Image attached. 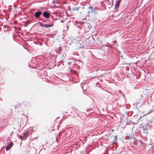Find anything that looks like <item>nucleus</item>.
Here are the masks:
<instances>
[{"mask_svg": "<svg viewBox=\"0 0 154 154\" xmlns=\"http://www.w3.org/2000/svg\"><path fill=\"white\" fill-rule=\"evenodd\" d=\"M39 24L41 26H43L46 28L50 27L53 26V24H43L40 22L39 23Z\"/></svg>", "mask_w": 154, "mask_h": 154, "instance_id": "nucleus-1", "label": "nucleus"}, {"mask_svg": "<svg viewBox=\"0 0 154 154\" xmlns=\"http://www.w3.org/2000/svg\"><path fill=\"white\" fill-rule=\"evenodd\" d=\"M121 2V0L116 1V4L115 5V9H116L119 6Z\"/></svg>", "mask_w": 154, "mask_h": 154, "instance_id": "nucleus-2", "label": "nucleus"}, {"mask_svg": "<svg viewBox=\"0 0 154 154\" xmlns=\"http://www.w3.org/2000/svg\"><path fill=\"white\" fill-rule=\"evenodd\" d=\"M42 12L41 11H36L35 13V18H38L42 14Z\"/></svg>", "mask_w": 154, "mask_h": 154, "instance_id": "nucleus-3", "label": "nucleus"}, {"mask_svg": "<svg viewBox=\"0 0 154 154\" xmlns=\"http://www.w3.org/2000/svg\"><path fill=\"white\" fill-rule=\"evenodd\" d=\"M43 15L45 18H48L50 16V14L46 11H45Z\"/></svg>", "mask_w": 154, "mask_h": 154, "instance_id": "nucleus-4", "label": "nucleus"}, {"mask_svg": "<svg viewBox=\"0 0 154 154\" xmlns=\"http://www.w3.org/2000/svg\"><path fill=\"white\" fill-rule=\"evenodd\" d=\"M142 99H141L139 100V101L136 102V105L137 106H140L142 105Z\"/></svg>", "mask_w": 154, "mask_h": 154, "instance_id": "nucleus-5", "label": "nucleus"}, {"mask_svg": "<svg viewBox=\"0 0 154 154\" xmlns=\"http://www.w3.org/2000/svg\"><path fill=\"white\" fill-rule=\"evenodd\" d=\"M12 143H11L10 144H8L6 147V150H8L12 146Z\"/></svg>", "mask_w": 154, "mask_h": 154, "instance_id": "nucleus-6", "label": "nucleus"}, {"mask_svg": "<svg viewBox=\"0 0 154 154\" xmlns=\"http://www.w3.org/2000/svg\"><path fill=\"white\" fill-rule=\"evenodd\" d=\"M88 8L90 10L89 11H88L89 13H92L93 12V8L92 7H88Z\"/></svg>", "mask_w": 154, "mask_h": 154, "instance_id": "nucleus-7", "label": "nucleus"}, {"mask_svg": "<svg viewBox=\"0 0 154 154\" xmlns=\"http://www.w3.org/2000/svg\"><path fill=\"white\" fill-rule=\"evenodd\" d=\"M81 115H82L83 116L82 118L81 117H80L82 119H84L86 117V114L85 113H82V114H81Z\"/></svg>", "mask_w": 154, "mask_h": 154, "instance_id": "nucleus-8", "label": "nucleus"}, {"mask_svg": "<svg viewBox=\"0 0 154 154\" xmlns=\"http://www.w3.org/2000/svg\"><path fill=\"white\" fill-rule=\"evenodd\" d=\"M80 8L79 7H75V8H73L72 9V10H73V11H75V10H78L79 9V8Z\"/></svg>", "mask_w": 154, "mask_h": 154, "instance_id": "nucleus-9", "label": "nucleus"}, {"mask_svg": "<svg viewBox=\"0 0 154 154\" xmlns=\"http://www.w3.org/2000/svg\"><path fill=\"white\" fill-rule=\"evenodd\" d=\"M23 134L24 135V136H25L26 137L28 135V132H27L24 133Z\"/></svg>", "mask_w": 154, "mask_h": 154, "instance_id": "nucleus-10", "label": "nucleus"}, {"mask_svg": "<svg viewBox=\"0 0 154 154\" xmlns=\"http://www.w3.org/2000/svg\"><path fill=\"white\" fill-rule=\"evenodd\" d=\"M119 93L120 94H121L124 97V94H122V93L120 91H119Z\"/></svg>", "mask_w": 154, "mask_h": 154, "instance_id": "nucleus-11", "label": "nucleus"}, {"mask_svg": "<svg viewBox=\"0 0 154 154\" xmlns=\"http://www.w3.org/2000/svg\"><path fill=\"white\" fill-rule=\"evenodd\" d=\"M29 21H26V24L28 25V23H29Z\"/></svg>", "mask_w": 154, "mask_h": 154, "instance_id": "nucleus-12", "label": "nucleus"}, {"mask_svg": "<svg viewBox=\"0 0 154 154\" xmlns=\"http://www.w3.org/2000/svg\"><path fill=\"white\" fill-rule=\"evenodd\" d=\"M152 111H150L148 113H147V114H149L150 113L152 112Z\"/></svg>", "mask_w": 154, "mask_h": 154, "instance_id": "nucleus-13", "label": "nucleus"}, {"mask_svg": "<svg viewBox=\"0 0 154 154\" xmlns=\"http://www.w3.org/2000/svg\"><path fill=\"white\" fill-rule=\"evenodd\" d=\"M19 138L20 139H22V138H23V137L22 136H20L19 137Z\"/></svg>", "mask_w": 154, "mask_h": 154, "instance_id": "nucleus-14", "label": "nucleus"}, {"mask_svg": "<svg viewBox=\"0 0 154 154\" xmlns=\"http://www.w3.org/2000/svg\"><path fill=\"white\" fill-rule=\"evenodd\" d=\"M91 110V109H87L86 111H88L89 110Z\"/></svg>", "mask_w": 154, "mask_h": 154, "instance_id": "nucleus-15", "label": "nucleus"}, {"mask_svg": "<svg viewBox=\"0 0 154 154\" xmlns=\"http://www.w3.org/2000/svg\"><path fill=\"white\" fill-rule=\"evenodd\" d=\"M22 136L23 137V138H24V137H25V136H24V135H23H23H22Z\"/></svg>", "mask_w": 154, "mask_h": 154, "instance_id": "nucleus-16", "label": "nucleus"}, {"mask_svg": "<svg viewBox=\"0 0 154 154\" xmlns=\"http://www.w3.org/2000/svg\"><path fill=\"white\" fill-rule=\"evenodd\" d=\"M7 26V25H5V26H4V28H5V27H6Z\"/></svg>", "mask_w": 154, "mask_h": 154, "instance_id": "nucleus-17", "label": "nucleus"}, {"mask_svg": "<svg viewBox=\"0 0 154 154\" xmlns=\"http://www.w3.org/2000/svg\"><path fill=\"white\" fill-rule=\"evenodd\" d=\"M100 81L101 82H102V80L101 79H100Z\"/></svg>", "mask_w": 154, "mask_h": 154, "instance_id": "nucleus-18", "label": "nucleus"}, {"mask_svg": "<svg viewBox=\"0 0 154 154\" xmlns=\"http://www.w3.org/2000/svg\"><path fill=\"white\" fill-rule=\"evenodd\" d=\"M42 21H43L44 22V20H42Z\"/></svg>", "mask_w": 154, "mask_h": 154, "instance_id": "nucleus-19", "label": "nucleus"}]
</instances>
